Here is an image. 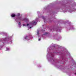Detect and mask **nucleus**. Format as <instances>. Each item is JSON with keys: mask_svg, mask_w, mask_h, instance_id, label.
I'll return each mask as SVG.
<instances>
[{"mask_svg": "<svg viewBox=\"0 0 76 76\" xmlns=\"http://www.w3.org/2000/svg\"><path fill=\"white\" fill-rule=\"evenodd\" d=\"M38 21V20H35V21L34 20L33 21H32L29 24L30 25H35L37 24V21Z\"/></svg>", "mask_w": 76, "mask_h": 76, "instance_id": "f257e3e1", "label": "nucleus"}, {"mask_svg": "<svg viewBox=\"0 0 76 76\" xmlns=\"http://www.w3.org/2000/svg\"><path fill=\"white\" fill-rule=\"evenodd\" d=\"M19 19L20 20H22V21H23V20H25V21H26L27 22H28V18H25V19H22V18H20Z\"/></svg>", "mask_w": 76, "mask_h": 76, "instance_id": "f03ea898", "label": "nucleus"}, {"mask_svg": "<svg viewBox=\"0 0 76 76\" xmlns=\"http://www.w3.org/2000/svg\"><path fill=\"white\" fill-rule=\"evenodd\" d=\"M30 37H29L28 36H26V37L25 38V39H27V40H29V38H30Z\"/></svg>", "mask_w": 76, "mask_h": 76, "instance_id": "7ed1b4c3", "label": "nucleus"}, {"mask_svg": "<svg viewBox=\"0 0 76 76\" xmlns=\"http://www.w3.org/2000/svg\"><path fill=\"white\" fill-rule=\"evenodd\" d=\"M29 24H23V26H28L29 25Z\"/></svg>", "mask_w": 76, "mask_h": 76, "instance_id": "20e7f679", "label": "nucleus"}, {"mask_svg": "<svg viewBox=\"0 0 76 76\" xmlns=\"http://www.w3.org/2000/svg\"><path fill=\"white\" fill-rule=\"evenodd\" d=\"M11 16L13 17H15V15L14 14H12L11 15Z\"/></svg>", "mask_w": 76, "mask_h": 76, "instance_id": "39448f33", "label": "nucleus"}, {"mask_svg": "<svg viewBox=\"0 0 76 76\" xmlns=\"http://www.w3.org/2000/svg\"><path fill=\"white\" fill-rule=\"evenodd\" d=\"M8 50H9V48H7V50L6 51H8Z\"/></svg>", "mask_w": 76, "mask_h": 76, "instance_id": "423d86ee", "label": "nucleus"}, {"mask_svg": "<svg viewBox=\"0 0 76 76\" xmlns=\"http://www.w3.org/2000/svg\"><path fill=\"white\" fill-rule=\"evenodd\" d=\"M18 25H19L20 27V22H19Z\"/></svg>", "mask_w": 76, "mask_h": 76, "instance_id": "0eeeda50", "label": "nucleus"}, {"mask_svg": "<svg viewBox=\"0 0 76 76\" xmlns=\"http://www.w3.org/2000/svg\"><path fill=\"white\" fill-rule=\"evenodd\" d=\"M42 19H45L44 17H43Z\"/></svg>", "mask_w": 76, "mask_h": 76, "instance_id": "6e6552de", "label": "nucleus"}, {"mask_svg": "<svg viewBox=\"0 0 76 76\" xmlns=\"http://www.w3.org/2000/svg\"><path fill=\"white\" fill-rule=\"evenodd\" d=\"M41 40V38H39V41H40Z\"/></svg>", "mask_w": 76, "mask_h": 76, "instance_id": "1a4fd4ad", "label": "nucleus"}, {"mask_svg": "<svg viewBox=\"0 0 76 76\" xmlns=\"http://www.w3.org/2000/svg\"><path fill=\"white\" fill-rule=\"evenodd\" d=\"M39 33V32H37V34H38Z\"/></svg>", "mask_w": 76, "mask_h": 76, "instance_id": "9d476101", "label": "nucleus"}, {"mask_svg": "<svg viewBox=\"0 0 76 76\" xmlns=\"http://www.w3.org/2000/svg\"><path fill=\"white\" fill-rule=\"evenodd\" d=\"M4 41H6V39H4Z\"/></svg>", "mask_w": 76, "mask_h": 76, "instance_id": "9b49d317", "label": "nucleus"}, {"mask_svg": "<svg viewBox=\"0 0 76 76\" xmlns=\"http://www.w3.org/2000/svg\"><path fill=\"white\" fill-rule=\"evenodd\" d=\"M45 34H47V33H46Z\"/></svg>", "mask_w": 76, "mask_h": 76, "instance_id": "f8f14e48", "label": "nucleus"}, {"mask_svg": "<svg viewBox=\"0 0 76 76\" xmlns=\"http://www.w3.org/2000/svg\"><path fill=\"white\" fill-rule=\"evenodd\" d=\"M75 75H76V73H75Z\"/></svg>", "mask_w": 76, "mask_h": 76, "instance_id": "ddd939ff", "label": "nucleus"}, {"mask_svg": "<svg viewBox=\"0 0 76 76\" xmlns=\"http://www.w3.org/2000/svg\"><path fill=\"white\" fill-rule=\"evenodd\" d=\"M19 15H20V14H18Z\"/></svg>", "mask_w": 76, "mask_h": 76, "instance_id": "4468645a", "label": "nucleus"}, {"mask_svg": "<svg viewBox=\"0 0 76 76\" xmlns=\"http://www.w3.org/2000/svg\"><path fill=\"white\" fill-rule=\"evenodd\" d=\"M31 28V27H30V28Z\"/></svg>", "mask_w": 76, "mask_h": 76, "instance_id": "2eb2a0df", "label": "nucleus"}]
</instances>
